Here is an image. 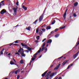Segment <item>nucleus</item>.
<instances>
[{"label": "nucleus", "instance_id": "1", "mask_svg": "<svg viewBox=\"0 0 79 79\" xmlns=\"http://www.w3.org/2000/svg\"><path fill=\"white\" fill-rule=\"evenodd\" d=\"M44 13H45V12H44V11L43 13L40 17V18L39 19V20L40 22H41V21H42V19H43V18H44Z\"/></svg>", "mask_w": 79, "mask_h": 79}, {"label": "nucleus", "instance_id": "2", "mask_svg": "<svg viewBox=\"0 0 79 79\" xmlns=\"http://www.w3.org/2000/svg\"><path fill=\"white\" fill-rule=\"evenodd\" d=\"M52 73V71H49L45 76V77H46V79H49V75H50L51 73Z\"/></svg>", "mask_w": 79, "mask_h": 79}, {"label": "nucleus", "instance_id": "3", "mask_svg": "<svg viewBox=\"0 0 79 79\" xmlns=\"http://www.w3.org/2000/svg\"><path fill=\"white\" fill-rule=\"evenodd\" d=\"M18 10V7L16 6V8H14L13 9V10H14V14H13V15H16V14L17 13V12H16V11H17V10Z\"/></svg>", "mask_w": 79, "mask_h": 79}, {"label": "nucleus", "instance_id": "4", "mask_svg": "<svg viewBox=\"0 0 79 79\" xmlns=\"http://www.w3.org/2000/svg\"><path fill=\"white\" fill-rule=\"evenodd\" d=\"M45 45V43L44 42L43 44V45L42 46V48H41V52H43V51L44 50V49H45L46 48V47H44Z\"/></svg>", "mask_w": 79, "mask_h": 79}, {"label": "nucleus", "instance_id": "5", "mask_svg": "<svg viewBox=\"0 0 79 79\" xmlns=\"http://www.w3.org/2000/svg\"><path fill=\"white\" fill-rule=\"evenodd\" d=\"M40 51H41V48H40V49L36 53L34 54L33 57L34 58H36V56H35L38 55L39 53L40 52Z\"/></svg>", "mask_w": 79, "mask_h": 79}, {"label": "nucleus", "instance_id": "6", "mask_svg": "<svg viewBox=\"0 0 79 79\" xmlns=\"http://www.w3.org/2000/svg\"><path fill=\"white\" fill-rule=\"evenodd\" d=\"M0 13L1 15H3L4 14V13H6V10L5 9H3L0 12Z\"/></svg>", "mask_w": 79, "mask_h": 79}, {"label": "nucleus", "instance_id": "7", "mask_svg": "<svg viewBox=\"0 0 79 79\" xmlns=\"http://www.w3.org/2000/svg\"><path fill=\"white\" fill-rule=\"evenodd\" d=\"M48 70L46 71L45 72H44L43 74L41 75V76H42V77H44V76H45V75H46V74L47 73V72H48Z\"/></svg>", "mask_w": 79, "mask_h": 79}, {"label": "nucleus", "instance_id": "8", "mask_svg": "<svg viewBox=\"0 0 79 79\" xmlns=\"http://www.w3.org/2000/svg\"><path fill=\"white\" fill-rule=\"evenodd\" d=\"M79 52L78 51L76 54L73 55V57L74 59H75V58L77 57V56L78 55V54H79Z\"/></svg>", "mask_w": 79, "mask_h": 79}, {"label": "nucleus", "instance_id": "9", "mask_svg": "<svg viewBox=\"0 0 79 79\" xmlns=\"http://www.w3.org/2000/svg\"><path fill=\"white\" fill-rule=\"evenodd\" d=\"M67 11H68V9L66 10L64 14L63 17L64 18V19H66V12H67Z\"/></svg>", "mask_w": 79, "mask_h": 79}, {"label": "nucleus", "instance_id": "10", "mask_svg": "<svg viewBox=\"0 0 79 79\" xmlns=\"http://www.w3.org/2000/svg\"><path fill=\"white\" fill-rule=\"evenodd\" d=\"M56 73H57L56 72L53 73L51 74L49 76L51 77H53V76L55 75V74H56Z\"/></svg>", "mask_w": 79, "mask_h": 79}, {"label": "nucleus", "instance_id": "11", "mask_svg": "<svg viewBox=\"0 0 79 79\" xmlns=\"http://www.w3.org/2000/svg\"><path fill=\"white\" fill-rule=\"evenodd\" d=\"M61 64H59L56 67H55L54 69V70H56L59 68V67H60V66Z\"/></svg>", "mask_w": 79, "mask_h": 79}, {"label": "nucleus", "instance_id": "12", "mask_svg": "<svg viewBox=\"0 0 79 79\" xmlns=\"http://www.w3.org/2000/svg\"><path fill=\"white\" fill-rule=\"evenodd\" d=\"M10 64L11 65L12 64H15V65H16L18 67V65H17V64L16 63H15L13 62L12 61V60L10 61Z\"/></svg>", "mask_w": 79, "mask_h": 79}, {"label": "nucleus", "instance_id": "13", "mask_svg": "<svg viewBox=\"0 0 79 79\" xmlns=\"http://www.w3.org/2000/svg\"><path fill=\"white\" fill-rule=\"evenodd\" d=\"M68 61H69V60H65L64 62H63V63H62L63 66L65 65V64H66L67 63Z\"/></svg>", "mask_w": 79, "mask_h": 79}, {"label": "nucleus", "instance_id": "14", "mask_svg": "<svg viewBox=\"0 0 79 79\" xmlns=\"http://www.w3.org/2000/svg\"><path fill=\"white\" fill-rule=\"evenodd\" d=\"M68 61H69V60H65L64 62H63V63H62L63 66L65 65V64H66L67 63Z\"/></svg>", "mask_w": 79, "mask_h": 79}, {"label": "nucleus", "instance_id": "15", "mask_svg": "<svg viewBox=\"0 0 79 79\" xmlns=\"http://www.w3.org/2000/svg\"><path fill=\"white\" fill-rule=\"evenodd\" d=\"M21 44L23 47H25L26 48L28 47V46H27V45L24 44L23 43H21Z\"/></svg>", "mask_w": 79, "mask_h": 79}, {"label": "nucleus", "instance_id": "16", "mask_svg": "<svg viewBox=\"0 0 79 79\" xmlns=\"http://www.w3.org/2000/svg\"><path fill=\"white\" fill-rule=\"evenodd\" d=\"M52 42V40H49L47 42V44H50Z\"/></svg>", "mask_w": 79, "mask_h": 79}, {"label": "nucleus", "instance_id": "17", "mask_svg": "<svg viewBox=\"0 0 79 79\" xmlns=\"http://www.w3.org/2000/svg\"><path fill=\"white\" fill-rule=\"evenodd\" d=\"M4 50H5V48H3V49H2L1 52V55H3V51H4Z\"/></svg>", "mask_w": 79, "mask_h": 79}, {"label": "nucleus", "instance_id": "18", "mask_svg": "<svg viewBox=\"0 0 79 79\" xmlns=\"http://www.w3.org/2000/svg\"><path fill=\"white\" fill-rule=\"evenodd\" d=\"M23 9L25 10H27V7H26L24 6H23Z\"/></svg>", "mask_w": 79, "mask_h": 79}, {"label": "nucleus", "instance_id": "19", "mask_svg": "<svg viewBox=\"0 0 79 79\" xmlns=\"http://www.w3.org/2000/svg\"><path fill=\"white\" fill-rule=\"evenodd\" d=\"M27 49L29 51H31V50H32V48H31L29 47H28L27 48Z\"/></svg>", "mask_w": 79, "mask_h": 79}, {"label": "nucleus", "instance_id": "20", "mask_svg": "<svg viewBox=\"0 0 79 79\" xmlns=\"http://www.w3.org/2000/svg\"><path fill=\"white\" fill-rule=\"evenodd\" d=\"M78 5V2H76L74 4V6H77Z\"/></svg>", "mask_w": 79, "mask_h": 79}, {"label": "nucleus", "instance_id": "21", "mask_svg": "<svg viewBox=\"0 0 79 79\" xmlns=\"http://www.w3.org/2000/svg\"><path fill=\"white\" fill-rule=\"evenodd\" d=\"M46 29H51V27L50 26H47Z\"/></svg>", "mask_w": 79, "mask_h": 79}, {"label": "nucleus", "instance_id": "22", "mask_svg": "<svg viewBox=\"0 0 79 79\" xmlns=\"http://www.w3.org/2000/svg\"><path fill=\"white\" fill-rule=\"evenodd\" d=\"M23 63H24V62L23 60H21L20 61V64H23Z\"/></svg>", "mask_w": 79, "mask_h": 79}, {"label": "nucleus", "instance_id": "23", "mask_svg": "<svg viewBox=\"0 0 79 79\" xmlns=\"http://www.w3.org/2000/svg\"><path fill=\"white\" fill-rule=\"evenodd\" d=\"M43 33V32H42V31H40L39 32V34H40V35H41Z\"/></svg>", "mask_w": 79, "mask_h": 79}, {"label": "nucleus", "instance_id": "24", "mask_svg": "<svg viewBox=\"0 0 79 79\" xmlns=\"http://www.w3.org/2000/svg\"><path fill=\"white\" fill-rule=\"evenodd\" d=\"M39 28L38 27L37 29L36 30V33H38L39 32Z\"/></svg>", "mask_w": 79, "mask_h": 79}, {"label": "nucleus", "instance_id": "25", "mask_svg": "<svg viewBox=\"0 0 79 79\" xmlns=\"http://www.w3.org/2000/svg\"><path fill=\"white\" fill-rule=\"evenodd\" d=\"M55 22H56V21H55V20H54L51 23L52 24H54L55 23Z\"/></svg>", "mask_w": 79, "mask_h": 79}, {"label": "nucleus", "instance_id": "26", "mask_svg": "<svg viewBox=\"0 0 79 79\" xmlns=\"http://www.w3.org/2000/svg\"><path fill=\"white\" fill-rule=\"evenodd\" d=\"M59 35H60V34H56L55 35V37H59Z\"/></svg>", "mask_w": 79, "mask_h": 79}, {"label": "nucleus", "instance_id": "27", "mask_svg": "<svg viewBox=\"0 0 79 79\" xmlns=\"http://www.w3.org/2000/svg\"><path fill=\"white\" fill-rule=\"evenodd\" d=\"M21 55L22 56H23V57H25V56H26V54H24V53H23Z\"/></svg>", "mask_w": 79, "mask_h": 79}, {"label": "nucleus", "instance_id": "28", "mask_svg": "<svg viewBox=\"0 0 79 79\" xmlns=\"http://www.w3.org/2000/svg\"><path fill=\"white\" fill-rule=\"evenodd\" d=\"M21 47H20V49H19V51H18V52L19 53H20L21 52Z\"/></svg>", "mask_w": 79, "mask_h": 79}, {"label": "nucleus", "instance_id": "29", "mask_svg": "<svg viewBox=\"0 0 79 79\" xmlns=\"http://www.w3.org/2000/svg\"><path fill=\"white\" fill-rule=\"evenodd\" d=\"M30 28H31V26L28 27L27 28V30H28L29 31H30Z\"/></svg>", "mask_w": 79, "mask_h": 79}, {"label": "nucleus", "instance_id": "30", "mask_svg": "<svg viewBox=\"0 0 79 79\" xmlns=\"http://www.w3.org/2000/svg\"><path fill=\"white\" fill-rule=\"evenodd\" d=\"M37 21H38V20L37 19L33 23V24H36V23H37Z\"/></svg>", "mask_w": 79, "mask_h": 79}, {"label": "nucleus", "instance_id": "31", "mask_svg": "<svg viewBox=\"0 0 79 79\" xmlns=\"http://www.w3.org/2000/svg\"><path fill=\"white\" fill-rule=\"evenodd\" d=\"M45 48L46 49H45V52H44L45 53H46V52H47V48Z\"/></svg>", "mask_w": 79, "mask_h": 79}, {"label": "nucleus", "instance_id": "32", "mask_svg": "<svg viewBox=\"0 0 79 79\" xmlns=\"http://www.w3.org/2000/svg\"><path fill=\"white\" fill-rule=\"evenodd\" d=\"M58 30H59L58 29L56 28L55 30L54 31L55 32H57V31H58Z\"/></svg>", "mask_w": 79, "mask_h": 79}, {"label": "nucleus", "instance_id": "33", "mask_svg": "<svg viewBox=\"0 0 79 79\" xmlns=\"http://www.w3.org/2000/svg\"><path fill=\"white\" fill-rule=\"evenodd\" d=\"M73 16H74V17H76V16H77V15L75 13H74L73 14Z\"/></svg>", "mask_w": 79, "mask_h": 79}, {"label": "nucleus", "instance_id": "34", "mask_svg": "<svg viewBox=\"0 0 79 79\" xmlns=\"http://www.w3.org/2000/svg\"><path fill=\"white\" fill-rule=\"evenodd\" d=\"M15 54L16 55H18L19 56H20V54H19V52H16Z\"/></svg>", "mask_w": 79, "mask_h": 79}, {"label": "nucleus", "instance_id": "35", "mask_svg": "<svg viewBox=\"0 0 79 79\" xmlns=\"http://www.w3.org/2000/svg\"><path fill=\"white\" fill-rule=\"evenodd\" d=\"M20 77V76L19 75H18L17 76V79H19Z\"/></svg>", "mask_w": 79, "mask_h": 79}, {"label": "nucleus", "instance_id": "36", "mask_svg": "<svg viewBox=\"0 0 79 79\" xmlns=\"http://www.w3.org/2000/svg\"><path fill=\"white\" fill-rule=\"evenodd\" d=\"M41 30L43 31V32H45V31L46 30L45 29H41Z\"/></svg>", "mask_w": 79, "mask_h": 79}, {"label": "nucleus", "instance_id": "37", "mask_svg": "<svg viewBox=\"0 0 79 79\" xmlns=\"http://www.w3.org/2000/svg\"><path fill=\"white\" fill-rule=\"evenodd\" d=\"M39 37H40V36H38L37 37L36 39L37 40H39Z\"/></svg>", "mask_w": 79, "mask_h": 79}, {"label": "nucleus", "instance_id": "38", "mask_svg": "<svg viewBox=\"0 0 79 79\" xmlns=\"http://www.w3.org/2000/svg\"><path fill=\"white\" fill-rule=\"evenodd\" d=\"M19 2H18V1L16 3V4L17 6H18V5H19Z\"/></svg>", "mask_w": 79, "mask_h": 79}, {"label": "nucleus", "instance_id": "39", "mask_svg": "<svg viewBox=\"0 0 79 79\" xmlns=\"http://www.w3.org/2000/svg\"><path fill=\"white\" fill-rule=\"evenodd\" d=\"M13 46H14V45H17V46H19V44H13Z\"/></svg>", "mask_w": 79, "mask_h": 79}, {"label": "nucleus", "instance_id": "40", "mask_svg": "<svg viewBox=\"0 0 79 79\" xmlns=\"http://www.w3.org/2000/svg\"><path fill=\"white\" fill-rule=\"evenodd\" d=\"M70 67H71V66H70V65H69L68 66V67H67V69H69V68H70Z\"/></svg>", "mask_w": 79, "mask_h": 79}, {"label": "nucleus", "instance_id": "41", "mask_svg": "<svg viewBox=\"0 0 79 79\" xmlns=\"http://www.w3.org/2000/svg\"><path fill=\"white\" fill-rule=\"evenodd\" d=\"M18 40H16L15 41V43L16 44V43H18Z\"/></svg>", "mask_w": 79, "mask_h": 79}, {"label": "nucleus", "instance_id": "42", "mask_svg": "<svg viewBox=\"0 0 79 79\" xmlns=\"http://www.w3.org/2000/svg\"><path fill=\"white\" fill-rule=\"evenodd\" d=\"M15 73L16 74H18V72L17 71H15Z\"/></svg>", "mask_w": 79, "mask_h": 79}, {"label": "nucleus", "instance_id": "43", "mask_svg": "<svg viewBox=\"0 0 79 79\" xmlns=\"http://www.w3.org/2000/svg\"><path fill=\"white\" fill-rule=\"evenodd\" d=\"M35 60V58H31V60H32V61H34V60Z\"/></svg>", "mask_w": 79, "mask_h": 79}, {"label": "nucleus", "instance_id": "44", "mask_svg": "<svg viewBox=\"0 0 79 79\" xmlns=\"http://www.w3.org/2000/svg\"><path fill=\"white\" fill-rule=\"evenodd\" d=\"M74 64V62H73L72 64L70 65V66H73Z\"/></svg>", "mask_w": 79, "mask_h": 79}, {"label": "nucleus", "instance_id": "45", "mask_svg": "<svg viewBox=\"0 0 79 79\" xmlns=\"http://www.w3.org/2000/svg\"><path fill=\"white\" fill-rule=\"evenodd\" d=\"M24 53V51H22L21 52H20V54H21V55L22 54H23Z\"/></svg>", "mask_w": 79, "mask_h": 79}, {"label": "nucleus", "instance_id": "46", "mask_svg": "<svg viewBox=\"0 0 79 79\" xmlns=\"http://www.w3.org/2000/svg\"><path fill=\"white\" fill-rule=\"evenodd\" d=\"M16 71L17 72V73H18L20 71V69H18V70H16Z\"/></svg>", "mask_w": 79, "mask_h": 79}, {"label": "nucleus", "instance_id": "47", "mask_svg": "<svg viewBox=\"0 0 79 79\" xmlns=\"http://www.w3.org/2000/svg\"><path fill=\"white\" fill-rule=\"evenodd\" d=\"M64 27H65V26L64 27H60V29H64Z\"/></svg>", "mask_w": 79, "mask_h": 79}, {"label": "nucleus", "instance_id": "48", "mask_svg": "<svg viewBox=\"0 0 79 79\" xmlns=\"http://www.w3.org/2000/svg\"><path fill=\"white\" fill-rule=\"evenodd\" d=\"M46 40V38H45L43 40H42V42H44Z\"/></svg>", "mask_w": 79, "mask_h": 79}, {"label": "nucleus", "instance_id": "49", "mask_svg": "<svg viewBox=\"0 0 79 79\" xmlns=\"http://www.w3.org/2000/svg\"><path fill=\"white\" fill-rule=\"evenodd\" d=\"M25 52H27V53H29V52L28 50H25Z\"/></svg>", "mask_w": 79, "mask_h": 79}, {"label": "nucleus", "instance_id": "50", "mask_svg": "<svg viewBox=\"0 0 79 79\" xmlns=\"http://www.w3.org/2000/svg\"><path fill=\"white\" fill-rule=\"evenodd\" d=\"M2 5V4L1 3H0V8H1Z\"/></svg>", "mask_w": 79, "mask_h": 79}, {"label": "nucleus", "instance_id": "51", "mask_svg": "<svg viewBox=\"0 0 79 79\" xmlns=\"http://www.w3.org/2000/svg\"><path fill=\"white\" fill-rule=\"evenodd\" d=\"M53 65H52L50 67V68H51L52 67H53Z\"/></svg>", "mask_w": 79, "mask_h": 79}, {"label": "nucleus", "instance_id": "52", "mask_svg": "<svg viewBox=\"0 0 79 79\" xmlns=\"http://www.w3.org/2000/svg\"><path fill=\"white\" fill-rule=\"evenodd\" d=\"M63 56H62L61 57H60L58 59H60V58H63Z\"/></svg>", "mask_w": 79, "mask_h": 79}, {"label": "nucleus", "instance_id": "53", "mask_svg": "<svg viewBox=\"0 0 79 79\" xmlns=\"http://www.w3.org/2000/svg\"><path fill=\"white\" fill-rule=\"evenodd\" d=\"M55 78V79H58V77H56Z\"/></svg>", "mask_w": 79, "mask_h": 79}, {"label": "nucleus", "instance_id": "54", "mask_svg": "<svg viewBox=\"0 0 79 79\" xmlns=\"http://www.w3.org/2000/svg\"><path fill=\"white\" fill-rule=\"evenodd\" d=\"M35 42L37 43V42H39V41H38V40H36L35 41Z\"/></svg>", "mask_w": 79, "mask_h": 79}, {"label": "nucleus", "instance_id": "55", "mask_svg": "<svg viewBox=\"0 0 79 79\" xmlns=\"http://www.w3.org/2000/svg\"><path fill=\"white\" fill-rule=\"evenodd\" d=\"M3 2H4V1H2L1 2H0V3H3Z\"/></svg>", "mask_w": 79, "mask_h": 79}, {"label": "nucleus", "instance_id": "56", "mask_svg": "<svg viewBox=\"0 0 79 79\" xmlns=\"http://www.w3.org/2000/svg\"><path fill=\"white\" fill-rule=\"evenodd\" d=\"M62 79V78H61V77H60L59 78H58V79Z\"/></svg>", "mask_w": 79, "mask_h": 79}, {"label": "nucleus", "instance_id": "57", "mask_svg": "<svg viewBox=\"0 0 79 79\" xmlns=\"http://www.w3.org/2000/svg\"><path fill=\"white\" fill-rule=\"evenodd\" d=\"M42 56V55H41L39 57V58H41V57Z\"/></svg>", "mask_w": 79, "mask_h": 79}, {"label": "nucleus", "instance_id": "58", "mask_svg": "<svg viewBox=\"0 0 79 79\" xmlns=\"http://www.w3.org/2000/svg\"><path fill=\"white\" fill-rule=\"evenodd\" d=\"M7 55H8V56H10L11 55V53H9V54H7Z\"/></svg>", "mask_w": 79, "mask_h": 79}, {"label": "nucleus", "instance_id": "59", "mask_svg": "<svg viewBox=\"0 0 79 79\" xmlns=\"http://www.w3.org/2000/svg\"><path fill=\"white\" fill-rule=\"evenodd\" d=\"M21 50H22V51H23V48H21Z\"/></svg>", "mask_w": 79, "mask_h": 79}, {"label": "nucleus", "instance_id": "60", "mask_svg": "<svg viewBox=\"0 0 79 79\" xmlns=\"http://www.w3.org/2000/svg\"><path fill=\"white\" fill-rule=\"evenodd\" d=\"M13 60H14V61H15V62H16V60H15L14 59H13Z\"/></svg>", "mask_w": 79, "mask_h": 79}, {"label": "nucleus", "instance_id": "61", "mask_svg": "<svg viewBox=\"0 0 79 79\" xmlns=\"http://www.w3.org/2000/svg\"><path fill=\"white\" fill-rule=\"evenodd\" d=\"M53 31H51V34H52V33H53Z\"/></svg>", "mask_w": 79, "mask_h": 79}, {"label": "nucleus", "instance_id": "62", "mask_svg": "<svg viewBox=\"0 0 79 79\" xmlns=\"http://www.w3.org/2000/svg\"><path fill=\"white\" fill-rule=\"evenodd\" d=\"M29 64H30V65H31V62H30Z\"/></svg>", "mask_w": 79, "mask_h": 79}, {"label": "nucleus", "instance_id": "63", "mask_svg": "<svg viewBox=\"0 0 79 79\" xmlns=\"http://www.w3.org/2000/svg\"><path fill=\"white\" fill-rule=\"evenodd\" d=\"M2 5H5V4L4 3H3Z\"/></svg>", "mask_w": 79, "mask_h": 79}, {"label": "nucleus", "instance_id": "64", "mask_svg": "<svg viewBox=\"0 0 79 79\" xmlns=\"http://www.w3.org/2000/svg\"><path fill=\"white\" fill-rule=\"evenodd\" d=\"M4 79H8V78H6Z\"/></svg>", "mask_w": 79, "mask_h": 79}]
</instances>
